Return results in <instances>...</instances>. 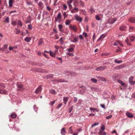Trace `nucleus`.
Wrapping results in <instances>:
<instances>
[{
	"instance_id": "37998d69",
	"label": "nucleus",
	"mask_w": 135,
	"mask_h": 135,
	"mask_svg": "<svg viewBox=\"0 0 135 135\" xmlns=\"http://www.w3.org/2000/svg\"><path fill=\"white\" fill-rule=\"evenodd\" d=\"M122 62V60L118 61L117 59L115 60L114 61V62L115 63H116L118 64H120V63H121Z\"/></svg>"
},
{
	"instance_id": "5701e85b",
	"label": "nucleus",
	"mask_w": 135,
	"mask_h": 135,
	"mask_svg": "<svg viewBox=\"0 0 135 135\" xmlns=\"http://www.w3.org/2000/svg\"><path fill=\"white\" fill-rule=\"evenodd\" d=\"M7 93V92L6 90L0 89V94H6Z\"/></svg>"
},
{
	"instance_id": "de8ad7c7",
	"label": "nucleus",
	"mask_w": 135,
	"mask_h": 135,
	"mask_svg": "<svg viewBox=\"0 0 135 135\" xmlns=\"http://www.w3.org/2000/svg\"><path fill=\"white\" fill-rule=\"evenodd\" d=\"M11 24L14 26H15L16 25V20L15 21H12L11 23Z\"/></svg>"
},
{
	"instance_id": "79ce46f5",
	"label": "nucleus",
	"mask_w": 135,
	"mask_h": 135,
	"mask_svg": "<svg viewBox=\"0 0 135 135\" xmlns=\"http://www.w3.org/2000/svg\"><path fill=\"white\" fill-rule=\"evenodd\" d=\"M62 6L63 7V9L64 10H66L67 8V7L66 5L65 4H63L62 5Z\"/></svg>"
},
{
	"instance_id": "aec40b11",
	"label": "nucleus",
	"mask_w": 135,
	"mask_h": 135,
	"mask_svg": "<svg viewBox=\"0 0 135 135\" xmlns=\"http://www.w3.org/2000/svg\"><path fill=\"white\" fill-rule=\"evenodd\" d=\"M58 28L60 31L61 32H63V30L62 29L63 26L61 25H58Z\"/></svg>"
},
{
	"instance_id": "338daca9",
	"label": "nucleus",
	"mask_w": 135,
	"mask_h": 135,
	"mask_svg": "<svg viewBox=\"0 0 135 135\" xmlns=\"http://www.w3.org/2000/svg\"><path fill=\"white\" fill-rule=\"evenodd\" d=\"M83 35L85 37H86L87 36V34L86 33L84 32L83 33Z\"/></svg>"
},
{
	"instance_id": "a18cd8bd",
	"label": "nucleus",
	"mask_w": 135,
	"mask_h": 135,
	"mask_svg": "<svg viewBox=\"0 0 135 135\" xmlns=\"http://www.w3.org/2000/svg\"><path fill=\"white\" fill-rule=\"evenodd\" d=\"M50 93L54 94H56V92L54 90H51L50 91Z\"/></svg>"
},
{
	"instance_id": "72a5a7b5",
	"label": "nucleus",
	"mask_w": 135,
	"mask_h": 135,
	"mask_svg": "<svg viewBox=\"0 0 135 135\" xmlns=\"http://www.w3.org/2000/svg\"><path fill=\"white\" fill-rule=\"evenodd\" d=\"M4 22H6L7 23H8L9 22V17H7L5 18Z\"/></svg>"
},
{
	"instance_id": "8fccbe9b",
	"label": "nucleus",
	"mask_w": 135,
	"mask_h": 135,
	"mask_svg": "<svg viewBox=\"0 0 135 135\" xmlns=\"http://www.w3.org/2000/svg\"><path fill=\"white\" fill-rule=\"evenodd\" d=\"M89 10L91 12V13H93L94 12H95L94 10L92 8H91L89 9Z\"/></svg>"
},
{
	"instance_id": "2eb2a0df",
	"label": "nucleus",
	"mask_w": 135,
	"mask_h": 135,
	"mask_svg": "<svg viewBox=\"0 0 135 135\" xmlns=\"http://www.w3.org/2000/svg\"><path fill=\"white\" fill-rule=\"evenodd\" d=\"M66 132L65 128H63L62 129L61 131V133L62 135H65Z\"/></svg>"
},
{
	"instance_id": "0eeeda50",
	"label": "nucleus",
	"mask_w": 135,
	"mask_h": 135,
	"mask_svg": "<svg viewBox=\"0 0 135 135\" xmlns=\"http://www.w3.org/2000/svg\"><path fill=\"white\" fill-rule=\"evenodd\" d=\"M42 90V88L41 86H39L36 89L35 91V93L36 94H38L40 93Z\"/></svg>"
},
{
	"instance_id": "5fc2aeb1",
	"label": "nucleus",
	"mask_w": 135,
	"mask_h": 135,
	"mask_svg": "<svg viewBox=\"0 0 135 135\" xmlns=\"http://www.w3.org/2000/svg\"><path fill=\"white\" fill-rule=\"evenodd\" d=\"M53 77V75L52 74H49L47 76V78H52Z\"/></svg>"
},
{
	"instance_id": "6ab92c4d",
	"label": "nucleus",
	"mask_w": 135,
	"mask_h": 135,
	"mask_svg": "<svg viewBox=\"0 0 135 135\" xmlns=\"http://www.w3.org/2000/svg\"><path fill=\"white\" fill-rule=\"evenodd\" d=\"M131 41L133 42L135 40V37L133 35H131L129 36Z\"/></svg>"
},
{
	"instance_id": "c03bdc74",
	"label": "nucleus",
	"mask_w": 135,
	"mask_h": 135,
	"mask_svg": "<svg viewBox=\"0 0 135 135\" xmlns=\"http://www.w3.org/2000/svg\"><path fill=\"white\" fill-rule=\"evenodd\" d=\"M28 29L30 30H31L32 29V27L31 24L29 25L28 27Z\"/></svg>"
},
{
	"instance_id": "39448f33",
	"label": "nucleus",
	"mask_w": 135,
	"mask_h": 135,
	"mask_svg": "<svg viewBox=\"0 0 135 135\" xmlns=\"http://www.w3.org/2000/svg\"><path fill=\"white\" fill-rule=\"evenodd\" d=\"M69 28L70 29L74 30L75 32L76 31L78 30L77 27L75 25L73 26L72 25H70Z\"/></svg>"
},
{
	"instance_id": "cd10ccee",
	"label": "nucleus",
	"mask_w": 135,
	"mask_h": 135,
	"mask_svg": "<svg viewBox=\"0 0 135 135\" xmlns=\"http://www.w3.org/2000/svg\"><path fill=\"white\" fill-rule=\"evenodd\" d=\"M16 116L17 115L16 114L14 113H13L11 114L10 117L12 118H15L16 117Z\"/></svg>"
},
{
	"instance_id": "a211bd4d",
	"label": "nucleus",
	"mask_w": 135,
	"mask_h": 135,
	"mask_svg": "<svg viewBox=\"0 0 135 135\" xmlns=\"http://www.w3.org/2000/svg\"><path fill=\"white\" fill-rule=\"evenodd\" d=\"M14 1L13 0H9L8 3L9 7H11L12 6V4L13 3Z\"/></svg>"
},
{
	"instance_id": "b1692460",
	"label": "nucleus",
	"mask_w": 135,
	"mask_h": 135,
	"mask_svg": "<svg viewBox=\"0 0 135 135\" xmlns=\"http://www.w3.org/2000/svg\"><path fill=\"white\" fill-rule=\"evenodd\" d=\"M57 18L56 21H57L58 19H61V14L60 12H59L57 16Z\"/></svg>"
},
{
	"instance_id": "20e7f679",
	"label": "nucleus",
	"mask_w": 135,
	"mask_h": 135,
	"mask_svg": "<svg viewBox=\"0 0 135 135\" xmlns=\"http://www.w3.org/2000/svg\"><path fill=\"white\" fill-rule=\"evenodd\" d=\"M113 45L114 46H118L119 45L122 47L123 46L122 43L119 41H116V42H114L113 44Z\"/></svg>"
},
{
	"instance_id": "052dcab7",
	"label": "nucleus",
	"mask_w": 135,
	"mask_h": 135,
	"mask_svg": "<svg viewBox=\"0 0 135 135\" xmlns=\"http://www.w3.org/2000/svg\"><path fill=\"white\" fill-rule=\"evenodd\" d=\"M98 123H95L92 124L91 126L92 127H94L97 126L98 124Z\"/></svg>"
},
{
	"instance_id": "ea45409f",
	"label": "nucleus",
	"mask_w": 135,
	"mask_h": 135,
	"mask_svg": "<svg viewBox=\"0 0 135 135\" xmlns=\"http://www.w3.org/2000/svg\"><path fill=\"white\" fill-rule=\"evenodd\" d=\"M105 129V126L103 124L102 125L101 127V129L100 130L102 131H104Z\"/></svg>"
},
{
	"instance_id": "ddd939ff",
	"label": "nucleus",
	"mask_w": 135,
	"mask_h": 135,
	"mask_svg": "<svg viewBox=\"0 0 135 135\" xmlns=\"http://www.w3.org/2000/svg\"><path fill=\"white\" fill-rule=\"evenodd\" d=\"M79 9L76 7H74V8L71 11V12L72 13L77 12L79 11Z\"/></svg>"
},
{
	"instance_id": "f257e3e1",
	"label": "nucleus",
	"mask_w": 135,
	"mask_h": 135,
	"mask_svg": "<svg viewBox=\"0 0 135 135\" xmlns=\"http://www.w3.org/2000/svg\"><path fill=\"white\" fill-rule=\"evenodd\" d=\"M49 52L50 55L51 56L53 57H55L56 55H58L59 54V52L57 50H56L54 52H52L51 51H49Z\"/></svg>"
},
{
	"instance_id": "a19ab883",
	"label": "nucleus",
	"mask_w": 135,
	"mask_h": 135,
	"mask_svg": "<svg viewBox=\"0 0 135 135\" xmlns=\"http://www.w3.org/2000/svg\"><path fill=\"white\" fill-rule=\"evenodd\" d=\"M91 80L94 83H96L97 81V79L94 78H92L91 79Z\"/></svg>"
},
{
	"instance_id": "864d4df0",
	"label": "nucleus",
	"mask_w": 135,
	"mask_h": 135,
	"mask_svg": "<svg viewBox=\"0 0 135 135\" xmlns=\"http://www.w3.org/2000/svg\"><path fill=\"white\" fill-rule=\"evenodd\" d=\"M112 117V115H110L106 117V118L107 119H110Z\"/></svg>"
},
{
	"instance_id": "423d86ee",
	"label": "nucleus",
	"mask_w": 135,
	"mask_h": 135,
	"mask_svg": "<svg viewBox=\"0 0 135 135\" xmlns=\"http://www.w3.org/2000/svg\"><path fill=\"white\" fill-rule=\"evenodd\" d=\"M17 86L18 88L17 89L18 90L22 91L24 90L23 85L20 84L19 83H18L17 84Z\"/></svg>"
},
{
	"instance_id": "9d476101",
	"label": "nucleus",
	"mask_w": 135,
	"mask_h": 135,
	"mask_svg": "<svg viewBox=\"0 0 135 135\" xmlns=\"http://www.w3.org/2000/svg\"><path fill=\"white\" fill-rule=\"evenodd\" d=\"M16 23L18 27L19 26H22L21 22L18 20H16Z\"/></svg>"
},
{
	"instance_id": "e433bc0d",
	"label": "nucleus",
	"mask_w": 135,
	"mask_h": 135,
	"mask_svg": "<svg viewBox=\"0 0 135 135\" xmlns=\"http://www.w3.org/2000/svg\"><path fill=\"white\" fill-rule=\"evenodd\" d=\"M118 49H117L116 52H120L122 51V49L118 46Z\"/></svg>"
},
{
	"instance_id": "393cba45",
	"label": "nucleus",
	"mask_w": 135,
	"mask_h": 135,
	"mask_svg": "<svg viewBox=\"0 0 135 135\" xmlns=\"http://www.w3.org/2000/svg\"><path fill=\"white\" fill-rule=\"evenodd\" d=\"M15 32L16 34H19L20 32V30L17 28H16L15 30Z\"/></svg>"
},
{
	"instance_id": "69168bd1",
	"label": "nucleus",
	"mask_w": 135,
	"mask_h": 135,
	"mask_svg": "<svg viewBox=\"0 0 135 135\" xmlns=\"http://www.w3.org/2000/svg\"><path fill=\"white\" fill-rule=\"evenodd\" d=\"M118 75L116 74H115L113 76V79H114V80H115V78H114V76H115V77H117L118 76Z\"/></svg>"
},
{
	"instance_id": "4468645a",
	"label": "nucleus",
	"mask_w": 135,
	"mask_h": 135,
	"mask_svg": "<svg viewBox=\"0 0 135 135\" xmlns=\"http://www.w3.org/2000/svg\"><path fill=\"white\" fill-rule=\"evenodd\" d=\"M54 81H56L57 82H67V81H64V80L61 79H55L54 80Z\"/></svg>"
},
{
	"instance_id": "c756f323",
	"label": "nucleus",
	"mask_w": 135,
	"mask_h": 135,
	"mask_svg": "<svg viewBox=\"0 0 135 135\" xmlns=\"http://www.w3.org/2000/svg\"><path fill=\"white\" fill-rule=\"evenodd\" d=\"M78 37H75L73 38L74 40L72 41H71L74 42H76L78 41Z\"/></svg>"
},
{
	"instance_id": "603ef678",
	"label": "nucleus",
	"mask_w": 135,
	"mask_h": 135,
	"mask_svg": "<svg viewBox=\"0 0 135 135\" xmlns=\"http://www.w3.org/2000/svg\"><path fill=\"white\" fill-rule=\"evenodd\" d=\"M63 15L64 17V19L68 17V15L65 12L63 14Z\"/></svg>"
},
{
	"instance_id": "6e6d98bb",
	"label": "nucleus",
	"mask_w": 135,
	"mask_h": 135,
	"mask_svg": "<svg viewBox=\"0 0 135 135\" xmlns=\"http://www.w3.org/2000/svg\"><path fill=\"white\" fill-rule=\"evenodd\" d=\"M68 50L70 52H72L74 51V50L73 47H71L68 49Z\"/></svg>"
},
{
	"instance_id": "58836bf2",
	"label": "nucleus",
	"mask_w": 135,
	"mask_h": 135,
	"mask_svg": "<svg viewBox=\"0 0 135 135\" xmlns=\"http://www.w3.org/2000/svg\"><path fill=\"white\" fill-rule=\"evenodd\" d=\"M119 83H120L121 85L123 86H124L125 85L124 83L121 80H119L118 81Z\"/></svg>"
},
{
	"instance_id": "473e14b6",
	"label": "nucleus",
	"mask_w": 135,
	"mask_h": 135,
	"mask_svg": "<svg viewBox=\"0 0 135 135\" xmlns=\"http://www.w3.org/2000/svg\"><path fill=\"white\" fill-rule=\"evenodd\" d=\"M134 29V27L129 26V31L130 32H132L133 31Z\"/></svg>"
},
{
	"instance_id": "7ed1b4c3",
	"label": "nucleus",
	"mask_w": 135,
	"mask_h": 135,
	"mask_svg": "<svg viewBox=\"0 0 135 135\" xmlns=\"http://www.w3.org/2000/svg\"><path fill=\"white\" fill-rule=\"evenodd\" d=\"M107 68V66H101L99 67H97L95 69L97 71H103Z\"/></svg>"
},
{
	"instance_id": "f704fd0d",
	"label": "nucleus",
	"mask_w": 135,
	"mask_h": 135,
	"mask_svg": "<svg viewBox=\"0 0 135 135\" xmlns=\"http://www.w3.org/2000/svg\"><path fill=\"white\" fill-rule=\"evenodd\" d=\"M90 110L91 111L93 110L94 112V110H95L97 112L98 111V110L97 109L93 108H90Z\"/></svg>"
},
{
	"instance_id": "680f3d73",
	"label": "nucleus",
	"mask_w": 135,
	"mask_h": 135,
	"mask_svg": "<svg viewBox=\"0 0 135 135\" xmlns=\"http://www.w3.org/2000/svg\"><path fill=\"white\" fill-rule=\"evenodd\" d=\"M95 38V33H94V35L93 37V41L94 42V40Z\"/></svg>"
},
{
	"instance_id": "dca6fc26",
	"label": "nucleus",
	"mask_w": 135,
	"mask_h": 135,
	"mask_svg": "<svg viewBox=\"0 0 135 135\" xmlns=\"http://www.w3.org/2000/svg\"><path fill=\"white\" fill-rule=\"evenodd\" d=\"M129 21L132 23H135V19L133 17H131L129 19Z\"/></svg>"
},
{
	"instance_id": "774afa93",
	"label": "nucleus",
	"mask_w": 135,
	"mask_h": 135,
	"mask_svg": "<svg viewBox=\"0 0 135 135\" xmlns=\"http://www.w3.org/2000/svg\"><path fill=\"white\" fill-rule=\"evenodd\" d=\"M73 1V0H69V1L67 2L68 4H71Z\"/></svg>"
},
{
	"instance_id": "49530a36",
	"label": "nucleus",
	"mask_w": 135,
	"mask_h": 135,
	"mask_svg": "<svg viewBox=\"0 0 135 135\" xmlns=\"http://www.w3.org/2000/svg\"><path fill=\"white\" fill-rule=\"evenodd\" d=\"M69 132H70V133L72 134L73 132V131L72 130V127H71L69 128Z\"/></svg>"
},
{
	"instance_id": "4d7b16f0",
	"label": "nucleus",
	"mask_w": 135,
	"mask_h": 135,
	"mask_svg": "<svg viewBox=\"0 0 135 135\" xmlns=\"http://www.w3.org/2000/svg\"><path fill=\"white\" fill-rule=\"evenodd\" d=\"M62 105V103H61L60 104H59L57 106V109H59L60 108Z\"/></svg>"
},
{
	"instance_id": "6e6552de",
	"label": "nucleus",
	"mask_w": 135,
	"mask_h": 135,
	"mask_svg": "<svg viewBox=\"0 0 135 135\" xmlns=\"http://www.w3.org/2000/svg\"><path fill=\"white\" fill-rule=\"evenodd\" d=\"M75 18L76 20L78 21L81 22L82 21V18L78 16H75Z\"/></svg>"
},
{
	"instance_id": "4c0bfd02",
	"label": "nucleus",
	"mask_w": 135,
	"mask_h": 135,
	"mask_svg": "<svg viewBox=\"0 0 135 135\" xmlns=\"http://www.w3.org/2000/svg\"><path fill=\"white\" fill-rule=\"evenodd\" d=\"M95 17L96 20L98 21H99L101 20V18L98 15L95 16Z\"/></svg>"
},
{
	"instance_id": "13d9d810",
	"label": "nucleus",
	"mask_w": 135,
	"mask_h": 135,
	"mask_svg": "<svg viewBox=\"0 0 135 135\" xmlns=\"http://www.w3.org/2000/svg\"><path fill=\"white\" fill-rule=\"evenodd\" d=\"M73 106H72L71 107L69 108V113H71V111L73 110Z\"/></svg>"
},
{
	"instance_id": "09e8293b",
	"label": "nucleus",
	"mask_w": 135,
	"mask_h": 135,
	"mask_svg": "<svg viewBox=\"0 0 135 135\" xmlns=\"http://www.w3.org/2000/svg\"><path fill=\"white\" fill-rule=\"evenodd\" d=\"M100 80L102 81H107V79L103 77H101Z\"/></svg>"
},
{
	"instance_id": "412c9836",
	"label": "nucleus",
	"mask_w": 135,
	"mask_h": 135,
	"mask_svg": "<svg viewBox=\"0 0 135 135\" xmlns=\"http://www.w3.org/2000/svg\"><path fill=\"white\" fill-rule=\"evenodd\" d=\"M68 98L67 97H64L63 99V101L64 102V103L65 104H66L67 102L68 101Z\"/></svg>"
},
{
	"instance_id": "f03ea898",
	"label": "nucleus",
	"mask_w": 135,
	"mask_h": 135,
	"mask_svg": "<svg viewBox=\"0 0 135 135\" xmlns=\"http://www.w3.org/2000/svg\"><path fill=\"white\" fill-rule=\"evenodd\" d=\"M65 74L67 75H69L70 74L72 76H75L77 75V74L75 72L66 71L65 72Z\"/></svg>"
},
{
	"instance_id": "e2e57ef3",
	"label": "nucleus",
	"mask_w": 135,
	"mask_h": 135,
	"mask_svg": "<svg viewBox=\"0 0 135 135\" xmlns=\"http://www.w3.org/2000/svg\"><path fill=\"white\" fill-rule=\"evenodd\" d=\"M103 131H102V130H100L99 132V135H102V134L103 133Z\"/></svg>"
},
{
	"instance_id": "4be33fe9",
	"label": "nucleus",
	"mask_w": 135,
	"mask_h": 135,
	"mask_svg": "<svg viewBox=\"0 0 135 135\" xmlns=\"http://www.w3.org/2000/svg\"><path fill=\"white\" fill-rule=\"evenodd\" d=\"M125 42L127 43V45L129 46L131 45V44L129 38H127L125 41Z\"/></svg>"
},
{
	"instance_id": "f8f14e48",
	"label": "nucleus",
	"mask_w": 135,
	"mask_h": 135,
	"mask_svg": "<svg viewBox=\"0 0 135 135\" xmlns=\"http://www.w3.org/2000/svg\"><path fill=\"white\" fill-rule=\"evenodd\" d=\"M127 27L124 25H122L119 28V30L121 31H125L127 29Z\"/></svg>"
},
{
	"instance_id": "a878e982",
	"label": "nucleus",
	"mask_w": 135,
	"mask_h": 135,
	"mask_svg": "<svg viewBox=\"0 0 135 135\" xmlns=\"http://www.w3.org/2000/svg\"><path fill=\"white\" fill-rule=\"evenodd\" d=\"M105 36V35L103 34L97 40V41L98 42L100 40H101L103 39Z\"/></svg>"
},
{
	"instance_id": "2f4dec72",
	"label": "nucleus",
	"mask_w": 135,
	"mask_h": 135,
	"mask_svg": "<svg viewBox=\"0 0 135 135\" xmlns=\"http://www.w3.org/2000/svg\"><path fill=\"white\" fill-rule=\"evenodd\" d=\"M71 22V21L69 20H67L65 22V24L66 25H69Z\"/></svg>"
},
{
	"instance_id": "7c9ffc66",
	"label": "nucleus",
	"mask_w": 135,
	"mask_h": 135,
	"mask_svg": "<svg viewBox=\"0 0 135 135\" xmlns=\"http://www.w3.org/2000/svg\"><path fill=\"white\" fill-rule=\"evenodd\" d=\"M78 1L77 0H75L74 3V5L75 6H78Z\"/></svg>"
},
{
	"instance_id": "bb28decb",
	"label": "nucleus",
	"mask_w": 135,
	"mask_h": 135,
	"mask_svg": "<svg viewBox=\"0 0 135 135\" xmlns=\"http://www.w3.org/2000/svg\"><path fill=\"white\" fill-rule=\"evenodd\" d=\"M31 40V38L30 37H26L25 39V41L27 42H30Z\"/></svg>"
},
{
	"instance_id": "1a4fd4ad",
	"label": "nucleus",
	"mask_w": 135,
	"mask_h": 135,
	"mask_svg": "<svg viewBox=\"0 0 135 135\" xmlns=\"http://www.w3.org/2000/svg\"><path fill=\"white\" fill-rule=\"evenodd\" d=\"M134 77L132 76H131L129 78V82L131 85H134V81H133V79Z\"/></svg>"
},
{
	"instance_id": "f3484780",
	"label": "nucleus",
	"mask_w": 135,
	"mask_h": 135,
	"mask_svg": "<svg viewBox=\"0 0 135 135\" xmlns=\"http://www.w3.org/2000/svg\"><path fill=\"white\" fill-rule=\"evenodd\" d=\"M126 114L128 117L129 118H132L133 116V115L131 114L129 112H127L126 113Z\"/></svg>"
},
{
	"instance_id": "c9c22d12",
	"label": "nucleus",
	"mask_w": 135,
	"mask_h": 135,
	"mask_svg": "<svg viewBox=\"0 0 135 135\" xmlns=\"http://www.w3.org/2000/svg\"><path fill=\"white\" fill-rule=\"evenodd\" d=\"M43 41L42 40V39H41L39 40L38 41V45H40L43 44Z\"/></svg>"
},
{
	"instance_id": "9b49d317",
	"label": "nucleus",
	"mask_w": 135,
	"mask_h": 135,
	"mask_svg": "<svg viewBox=\"0 0 135 135\" xmlns=\"http://www.w3.org/2000/svg\"><path fill=\"white\" fill-rule=\"evenodd\" d=\"M115 21V19L113 18H111L109 19L108 21L107 24L108 23L110 24H112L114 23Z\"/></svg>"
},
{
	"instance_id": "bf43d9fd",
	"label": "nucleus",
	"mask_w": 135,
	"mask_h": 135,
	"mask_svg": "<svg viewBox=\"0 0 135 135\" xmlns=\"http://www.w3.org/2000/svg\"><path fill=\"white\" fill-rule=\"evenodd\" d=\"M56 100L53 101L51 102H50V104L51 105H52L54 104L55 103V102Z\"/></svg>"
},
{
	"instance_id": "0e129e2a",
	"label": "nucleus",
	"mask_w": 135,
	"mask_h": 135,
	"mask_svg": "<svg viewBox=\"0 0 135 135\" xmlns=\"http://www.w3.org/2000/svg\"><path fill=\"white\" fill-rule=\"evenodd\" d=\"M42 55L45 56L46 58H48L47 55L44 52L42 53Z\"/></svg>"
},
{
	"instance_id": "3c124183",
	"label": "nucleus",
	"mask_w": 135,
	"mask_h": 135,
	"mask_svg": "<svg viewBox=\"0 0 135 135\" xmlns=\"http://www.w3.org/2000/svg\"><path fill=\"white\" fill-rule=\"evenodd\" d=\"M43 5V3L41 1H40L38 4V5L40 7H41Z\"/></svg>"
},
{
	"instance_id": "c85d7f7f",
	"label": "nucleus",
	"mask_w": 135,
	"mask_h": 135,
	"mask_svg": "<svg viewBox=\"0 0 135 135\" xmlns=\"http://www.w3.org/2000/svg\"><path fill=\"white\" fill-rule=\"evenodd\" d=\"M79 3L80 4V6L83 7L84 6V3L81 0H80Z\"/></svg>"
}]
</instances>
